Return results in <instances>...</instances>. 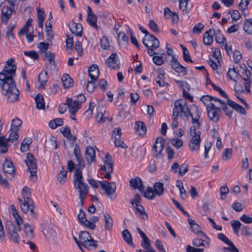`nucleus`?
<instances>
[{
    "mask_svg": "<svg viewBox=\"0 0 252 252\" xmlns=\"http://www.w3.org/2000/svg\"><path fill=\"white\" fill-rule=\"evenodd\" d=\"M18 201L23 213H27L30 211L32 214H34V206L32 200H26L23 202L22 199L18 198Z\"/></svg>",
    "mask_w": 252,
    "mask_h": 252,
    "instance_id": "obj_14",
    "label": "nucleus"
},
{
    "mask_svg": "<svg viewBox=\"0 0 252 252\" xmlns=\"http://www.w3.org/2000/svg\"><path fill=\"white\" fill-rule=\"evenodd\" d=\"M114 144L116 147H120L122 148H127L126 144L122 141L120 138L116 137L114 140Z\"/></svg>",
    "mask_w": 252,
    "mask_h": 252,
    "instance_id": "obj_56",
    "label": "nucleus"
},
{
    "mask_svg": "<svg viewBox=\"0 0 252 252\" xmlns=\"http://www.w3.org/2000/svg\"><path fill=\"white\" fill-rule=\"evenodd\" d=\"M83 245L86 248L90 250L94 249L97 247L96 241L93 239L92 238L91 239H89L88 241H87L86 243Z\"/></svg>",
    "mask_w": 252,
    "mask_h": 252,
    "instance_id": "obj_36",
    "label": "nucleus"
},
{
    "mask_svg": "<svg viewBox=\"0 0 252 252\" xmlns=\"http://www.w3.org/2000/svg\"><path fill=\"white\" fill-rule=\"evenodd\" d=\"M19 130L10 128L9 130V136L7 138L9 142L14 143V145H16L18 143V140L19 137L18 134Z\"/></svg>",
    "mask_w": 252,
    "mask_h": 252,
    "instance_id": "obj_22",
    "label": "nucleus"
},
{
    "mask_svg": "<svg viewBox=\"0 0 252 252\" xmlns=\"http://www.w3.org/2000/svg\"><path fill=\"white\" fill-rule=\"evenodd\" d=\"M16 69L14 60L10 58L7 60L4 69L0 72V85L2 94L7 97V101L11 103L19 100V91L13 79Z\"/></svg>",
    "mask_w": 252,
    "mask_h": 252,
    "instance_id": "obj_1",
    "label": "nucleus"
},
{
    "mask_svg": "<svg viewBox=\"0 0 252 252\" xmlns=\"http://www.w3.org/2000/svg\"><path fill=\"white\" fill-rule=\"evenodd\" d=\"M104 164L107 165V168L110 169L113 168V162H112V158L111 155L109 153H107L104 160Z\"/></svg>",
    "mask_w": 252,
    "mask_h": 252,
    "instance_id": "obj_42",
    "label": "nucleus"
},
{
    "mask_svg": "<svg viewBox=\"0 0 252 252\" xmlns=\"http://www.w3.org/2000/svg\"><path fill=\"white\" fill-rule=\"evenodd\" d=\"M62 81L64 88L68 89L73 86L72 79L67 74H64L62 76Z\"/></svg>",
    "mask_w": 252,
    "mask_h": 252,
    "instance_id": "obj_30",
    "label": "nucleus"
},
{
    "mask_svg": "<svg viewBox=\"0 0 252 252\" xmlns=\"http://www.w3.org/2000/svg\"><path fill=\"white\" fill-rule=\"evenodd\" d=\"M135 207L136 212L139 214V215L141 217V218L144 220H147L148 217L145 212L144 207L140 204L136 205Z\"/></svg>",
    "mask_w": 252,
    "mask_h": 252,
    "instance_id": "obj_38",
    "label": "nucleus"
},
{
    "mask_svg": "<svg viewBox=\"0 0 252 252\" xmlns=\"http://www.w3.org/2000/svg\"><path fill=\"white\" fill-rule=\"evenodd\" d=\"M88 23L92 26L94 29L97 30L99 27L96 24L97 17L95 14L91 15H87V19Z\"/></svg>",
    "mask_w": 252,
    "mask_h": 252,
    "instance_id": "obj_32",
    "label": "nucleus"
},
{
    "mask_svg": "<svg viewBox=\"0 0 252 252\" xmlns=\"http://www.w3.org/2000/svg\"><path fill=\"white\" fill-rule=\"evenodd\" d=\"M22 122L18 118H15L12 121L10 128L19 130V127L21 126Z\"/></svg>",
    "mask_w": 252,
    "mask_h": 252,
    "instance_id": "obj_43",
    "label": "nucleus"
},
{
    "mask_svg": "<svg viewBox=\"0 0 252 252\" xmlns=\"http://www.w3.org/2000/svg\"><path fill=\"white\" fill-rule=\"evenodd\" d=\"M174 105L173 113L175 117L180 116L184 120H188L190 117L192 124L196 125L197 127H199L200 115L198 107L196 105H192L189 108L187 101L183 99L175 101Z\"/></svg>",
    "mask_w": 252,
    "mask_h": 252,
    "instance_id": "obj_2",
    "label": "nucleus"
},
{
    "mask_svg": "<svg viewBox=\"0 0 252 252\" xmlns=\"http://www.w3.org/2000/svg\"><path fill=\"white\" fill-rule=\"evenodd\" d=\"M142 239L143 243H142V245L145 249H153L150 245V240L147 236L142 238Z\"/></svg>",
    "mask_w": 252,
    "mask_h": 252,
    "instance_id": "obj_57",
    "label": "nucleus"
},
{
    "mask_svg": "<svg viewBox=\"0 0 252 252\" xmlns=\"http://www.w3.org/2000/svg\"><path fill=\"white\" fill-rule=\"evenodd\" d=\"M122 235L124 240L129 245L133 244L131 234L127 229L124 230L122 232Z\"/></svg>",
    "mask_w": 252,
    "mask_h": 252,
    "instance_id": "obj_39",
    "label": "nucleus"
},
{
    "mask_svg": "<svg viewBox=\"0 0 252 252\" xmlns=\"http://www.w3.org/2000/svg\"><path fill=\"white\" fill-rule=\"evenodd\" d=\"M181 47L183 49V59L186 62H190L192 63L193 61L191 60L190 58V56L189 55V52L186 47L181 45Z\"/></svg>",
    "mask_w": 252,
    "mask_h": 252,
    "instance_id": "obj_48",
    "label": "nucleus"
},
{
    "mask_svg": "<svg viewBox=\"0 0 252 252\" xmlns=\"http://www.w3.org/2000/svg\"><path fill=\"white\" fill-rule=\"evenodd\" d=\"M213 33V31L210 29L209 31L206 32L203 35V43L204 44L210 46L213 41V36L211 34Z\"/></svg>",
    "mask_w": 252,
    "mask_h": 252,
    "instance_id": "obj_28",
    "label": "nucleus"
},
{
    "mask_svg": "<svg viewBox=\"0 0 252 252\" xmlns=\"http://www.w3.org/2000/svg\"><path fill=\"white\" fill-rule=\"evenodd\" d=\"M207 115L209 119L213 122H217L220 120L221 108L215 106L213 103H208L207 107Z\"/></svg>",
    "mask_w": 252,
    "mask_h": 252,
    "instance_id": "obj_8",
    "label": "nucleus"
},
{
    "mask_svg": "<svg viewBox=\"0 0 252 252\" xmlns=\"http://www.w3.org/2000/svg\"><path fill=\"white\" fill-rule=\"evenodd\" d=\"M100 45L103 49H107L110 47L108 39L106 36H102L100 39Z\"/></svg>",
    "mask_w": 252,
    "mask_h": 252,
    "instance_id": "obj_49",
    "label": "nucleus"
},
{
    "mask_svg": "<svg viewBox=\"0 0 252 252\" xmlns=\"http://www.w3.org/2000/svg\"><path fill=\"white\" fill-rule=\"evenodd\" d=\"M129 184L133 189H138L141 192L144 191V187L140 178L136 177L134 179H131L129 181Z\"/></svg>",
    "mask_w": 252,
    "mask_h": 252,
    "instance_id": "obj_18",
    "label": "nucleus"
},
{
    "mask_svg": "<svg viewBox=\"0 0 252 252\" xmlns=\"http://www.w3.org/2000/svg\"><path fill=\"white\" fill-rule=\"evenodd\" d=\"M197 126L194 125L190 127V135L191 136L189 143V149L192 152L197 153L200 148L201 142V133L200 131L196 132Z\"/></svg>",
    "mask_w": 252,
    "mask_h": 252,
    "instance_id": "obj_4",
    "label": "nucleus"
},
{
    "mask_svg": "<svg viewBox=\"0 0 252 252\" xmlns=\"http://www.w3.org/2000/svg\"><path fill=\"white\" fill-rule=\"evenodd\" d=\"M46 32L48 36L53 37L52 32V21H47L45 24Z\"/></svg>",
    "mask_w": 252,
    "mask_h": 252,
    "instance_id": "obj_51",
    "label": "nucleus"
},
{
    "mask_svg": "<svg viewBox=\"0 0 252 252\" xmlns=\"http://www.w3.org/2000/svg\"><path fill=\"white\" fill-rule=\"evenodd\" d=\"M233 54V57L235 63H238L242 59V55L241 53L237 50H234L232 53Z\"/></svg>",
    "mask_w": 252,
    "mask_h": 252,
    "instance_id": "obj_60",
    "label": "nucleus"
},
{
    "mask_svg": "<svg viewBox=\"0 0 252 252\" xmlns=\"http://www.w3.org/2000/svg\"><path fill=\"white\" fill-rule=\"evenodd\" d=\"M170 65L172 69L176 72L183 73L184 75L187 74V67L181 65L173 56H172V59L170 61Z\"/></svg>",
    "mask_w": 252,
    "mask_h": 252,
    "instance_id": "obj_13",
    "label": "nucleus"
},
{
    "mask_svg": "<svg viewBox=\"0 0 252 252\" xmlns=\"http://www.w3.org/2000/svg\"><path fill=\"white\" fill-rule=\"evenodd\" d=\"M73 154L78 162V165L76 169L78 168L81 171V169L85 166V163L81 154L80 147L78 145H76L75 146Z\"/></svg>",
    "mask_w": 252,
    "mask_h": 252,
    "instance_id": "obj_16",
    "label": "nucleus"
},
{
    "mask_svg": "<svg viewBox=\"0 0 252 252\" xmlns=\"http://www.w3.org/2000/svg\"><path fill=\"white\" fill-rule=\"evenodd\" d=\"M171 144L176 149H179L183 145V141L181 139L177 138H173L171 140Z\"/></svg>",
    "mask_w": 252,
    "mask_h": 252,
    "instance_id": "obj_47",
    "label": "nucleus"
},
{
    "mask_svg": "<svg viewBox=\"0 0 252 252\" xmlns=\"http://www.w3.org/2000/svg\"><path fill=\"white\" fill-rule=\"evenodd\" d=\"M89 75L92 80H96L99 75V70L96 65H92L89 68Z\"/></svg>",
    "mask_w": 252,
    "mask_h": 252,
    "instance_id": "obj_27",
    "label": "nucleus"
},
{
    "mask_svg": "<svg viewBox=\"0 0 252 252\" xmlns=\"http://www.w3.org/2000/svg\"><path fill=\"white\" fill-rule=\"evenodd\" d=\"M233 230L236 234L239 232V229L241 228L242 224L241 222L237 220H234L231 222Z\"/></svg>",
    "mask_w": 252,
    "mask_h": 252,
    "instance_id": "obj_44",
    "label": "nucleus"
},
{
    "mask_svg": "<svg viewBox=\"0 0 252 252\" xmlns=\"http://www.w3.org/2000/svg\"><path fill=\"white\" fill-rule=\"evenodd\" d=\"M105 221L104 228L105 230L111 231L113 228V220L108 213H105L103 214Z\"/></svg>",
    "mask_w": 252,
    "mask_h": 252,
    "instance_id": "obj_24",
    "label": "nucleus"
},
{
    "mask_svg": "<svg viewBox=\"0 0 252 252\" xmlns=\"http://www.w3.org/2000/svg\"><path fill=\"white\" fill-rule=\"evenodd\" d=\"M164 73L162 72L158 73V76L155 78V81L159 87H163L164 84Z\"/></svg>",
    "mask_w": 252,
    "mask_h": 252,
    "instance_id": "obj_45",
    "label": "nucleus"
},
{
    "mask_svg": "<svg viewBox=\"0 0 252 252\" xmlns=\"http://www.w3.org/2000/svg\"><path fill=\"white\" fill-rule=\"evenodd\" d=\"M6 229L9 235L10 240L15 243H18L20 240L18 231H20L22 229L21 226H16L12 222L8 221L6 223Z\"/></svg>",
    "mask_w": 252,
    "mask_h": 252,
    "instance_id": "obj_7",
    "label": "nucleus"
},
{
    "mask_svg": "<svg viewBox=\"0 0 252 252\" xmlns=\"http://www.w3.org/2000/svg\"><path fill=\"white\" fill-rule=\"evenodd\" d=\"M142 42L146 47L158 48L159 45V41L158 39L151 34L145 35Z\"/></svg>",
    "mask_w": 252,
    "mask_h": 252,
    "instance_id": "obj_9",
    "label": "nucleus"
},
{
    "mask_svg": "<svg viewBox=\"0 0 252 252\" xmlns=\"http://www.w3.org/2000/svg\"><path fill=\"white\" fill-rule=\"evenodd\" d=\"M74 186L78 189L79 198L82 202L89 191V186L84 182L82 171L79 169H76L74 173Z\"/></svg>",
    "mask_w": 252,
    "mask_h": 252,
    "instance_id": "obj_3",
    "label": "nucleus"
},
{
    "mask_svg": "<svg viewBox=\"0 0 252 252\" xmlns=\"http://www.w3.org/2000/svg\"><path fill=\"white\" fill-rule=\"evenodd\" d=\"M154 191L151 187H148L146 191L144 192V196L150 199L154 198L155 195L154 193Z\"/></svg>",
    "mask_w": 252,
    "mask_h": 252,
    "instance_id": "obj_54",
    "label": "nucleus"
},
{
    "mask_svg": "<svg viewBox=\"0 0 252 252\" xmlns=\"http://www.w3.org/2000/svg\"><path fill=\"white\" fill-rule=\"evenodd\" d=\"M24 54L27 57H30L31 59L33 60H37L39 58V55L34 51H25Z\"/></svg>",
    "mask_w": 252,
    "mask_h": 252,
    "instance_id": "obj_53",
    "label": "nucleus"
},
{
    "mask_svg": "<svg viewBox=\"0 0 252 252\" xmlns=\"http://www.w3.org/2000/svg\"><path fill=\"white\" fill-rule=\"evenodd\" d=\"M200 236L204 239L201 238L193 239L192 241L193 246L196 247L202 246L205 248H209L210 247V239L204 233H201V235Z\"/></svg>",
    "mask_w": 252,
    "mask_h": 252,
    "instance_id": "obj_10",
    "label": "nucleus"
},
{
    "mask_svg": "<svg viewBox=\"0 0 252 252\" xmlns=\"http://www.w3.org/2000/svg\"><path fill=\"white\" fill-rule=\"evenodd\" d=\"M35 101L36 102V108L38 109H42L44 108L45 102L42 95L40 94H37L35 97Z\"/></svg>",
    "mask_w": 252,
    "mask_h": 252,
    "instance_id": "obj_33",
    "label": "nucleus"
},
{
    "mask_svg": "<svg viewBox=\"0 0 252 252\" xmlns=\"http://www.w3.org/2000/svg\"><path fill=\"white\" fill-rule=\"evenodd\" d=\"M48 79L47 73L45 71H41L38 77V80L40 83V88H44Z\"/></svg>",
    "mask_w": 252,
    "mask_h": 252,
    "instance_id": "obj_29",
    "label": "nucleus"
},
{
    "mask_svg": "<svg viewBox=\"0 0 252 252\" xmlns=\"http://www.w3.org/2000/svg\"><path fill=\"white\" fill-rule=\"evenodd\" d=\"M101 186V189L105 191V193L108 197L111 199H115L116 195H115L116 186L114 182H108L106 181H98V182Z\"/></svg>",
    "mask_w": 252,
    "mask_h": 252,
    "instance_id": "obj_6",
    "label": "nucleus"
},
{
    "mask_svg": "<svg viewBox=\"0 0 252 252\" xmlns=\"http://www.w3.org/2000/svg\"><path fill=\"white\" fill-rule=\"evenodd\" d=\"M188 2L189 0H179V7L184 15H188L191 9V7L188 6Z\"/></svg>",
    "mask_w": 252,
    "mask_h": 252,
    "instance_id": "obj_31",
    "label": "nucleus"
},
{
    "mask_svg": "<svg viewBox=\"0 0 252 252\" xmlns=\"http://www.w3.org/2000/svg\"><path fill=\"white\" fill-rule=\"evenodd\" d=\"M136 132L139 135H144L146 134L147 129L144 123L137 122L135 123L134 127Z\"/></svg>",
    "mask_w": 252,
    "mask_h": 252,
    "instance_id": "obj_25",
    "label": "nucleus"
},
{
    "mask_svg": "<svg viewBox=\"0 0 252 252\" xmlns=\"http://www.w3.org/2000/svg\"><path fill=\"white\" fill-rule=\"evenodd\" d=\"M70 31L71 32L77 35L81 36L82 32V27L81 24L75 23L74 21H72L68 24Z\"/></svg>",
    "mask_w": 252,
    "mask_h": 252,
    "instance_id": "obj_20",
    "label": "nucleus"
},
{
    "mask_svg": "<svg viewBox=\"0 0 252 252\" xmlns=\"http://www.w3.org/2000/svg\"><path fill=\"white\" fill-rule=\"evenodd\" d=\"M49 43L41 42L37 44V47L39 49L40 51L44 53H46L48 49Z\"/></svg>",
    "mask_w": 252,
    "mask_h": 252,
    "instance_id": "obj_55",
    "label": "nucleus"
},
{
    "mask_svg": "<svg viewBox=\"0 0 252 252\" xmlns=\"http://www.w3.org/2000/svg\"><path fill=\"white\" fill-rule=\"evenodd\" d=\"M44 58L45 60L47 59L50 65V67H51L53 65L55 64V54L52 52H46L44 56Z\"/></svg>",
    "mask_w": 252,
    "mask_h": 252,
    "instance_id": "obj_40",
    "label": "nucleus"
},
{
    "mask_svg": "<svg viewBox=\"0 0 252 252\" xmlns=\"http://www.w3.org/2000/svg\"><path fill=\"white\" fill-rule=\"evenodd\" d=\"M141 202V198L138 194H136L134 195L133 198L130 200V203L133 206L134 205H140Z\"/></svg>",
    "mask_w": 252,
    "mask_h": 252,
    "instance_id": "obj_61",
    "label": "nucleus"
},
{
    "mask_svg": "<svg viewBox=\"0 0 252 252\" xmlns=\"http://www.w3.org/2000/svg\"><path fill=\"white\" fill-rule=\"evenodd\" d=\"M226 103L227 105H229L239 113L243 115H246V111L241 105L235 103L234 101L229 99V98L227 99Z\"/></svg>",
    "mask_w": 252,
    "mask_h": 252,
    "instance_id": "obj_21",
    "label": "nucleus"
},
{
    "mask_svg": "<svg viewBox=\"0 0 252 252\" xmlns=\"http://www.w3.org/2000/svg\"><path fill=\"white\" fill-rule=\"evenodd\" d=\"M204 28V25L202 23H198L196 24L192 29V32L194 33L199 34Z\"/></svg>",
    "mask_w": 252,
    "mask_h": 252,
    "instance_id": "obj_62",
    "label": "nucleus"
},
{
    "mask_svg": "<svg viewBox=\"0 0 252 252\" xmlns=\"http://www.w3.org/2000/svg\"><path fill=\"white\" fill-rule=\"evenodd\" d=\"M232 154V150L231 149H225L223 155L222 159L224 160H226L231 158Z\"/></svg>",
    "mask_w": 252,
    "mask_h": 252,
    "instance_id": "obj_59",
    "label": "nucleus"
},
{
    "mask_svg": "<svg viewBox=\"0 0 252 252\" xmlns=\"http://www.w3.org/2000/svg\"><path fill=\"white\" fill-rule=\"evenodd\" d=\"M25 235L23 236L24 238L27 239H32L34 237L33 233V228L29 223H25L24 228H23Z\"/></svg>",
    "mask_w": 252,
    "mask_h": 252,
    "instance_id": "obj_23",
    "label": "nucleus"
},
{
    "mask_svg": "<svg viewBox=\"0 0 252 252\" xmlns=\"http://www.w3.org/2000/svg\"><path fill=\"white\" fill-rule=\"evenodd\" d=\"M79 239L80 243L83 245L89 239H91V237L87 231H84L79 234Z\"/></svg>",
    "mask_w": 252,
    "mask_h": 252,
    "instance_id": "obj_37",
    "label": "nucleus"
},
{
    "mask_svg": "<svg viewBox=\"0 0 252 252\" xmlns=\"http://www.w3.org/2000/svg\"><path fill=\"white\" fill-rule=\"evenodd\" d=\"M3 170L8 178H13L15 174V168L12 161L6 159L3 163Z\"/></svg>",
    "mask_w": 252,
    "mask_h": 252,
    "instance_id": "obj_12",
    "label": "nucleus"
},
{
    "mask_svg": "<svg viewBox=\"0 0 252 252\" xmlns=\"http://www.w3.org/2000/svg\"><path fill=\"white\" fill-rule=\"evenodd\" d=\"M42 232L48 241L55 243L58 242L56 230L52 225L48 226V228L44 229Z\"/></svg>",
    "mask_w": 252,
    "mask_h": 252,
    "instance_id": "obj_11",
    "label": "nucleus"
},
{
    "mask_svg": "<svg viewBox=\"0 0 252 252\" xmlns=\"http://www.w3.org/2000/svg\"><path fill=\"white\" fill-rule=\"evenodd\" d=\"M22 195L24 201L31 200L30 189L28 187L25 186L23 188Z\"/></svg>",
    "mask_w": 252,
    "mask_h": 252,
    "instance_id": "obj_41",
    "label": "nucleus"
},
{
    "mask_svg": "<svg viewBox=\"0 0 252 252\" xmlns=\"http://www.w3.org/2000/svg\"><path fill=\"white\" fill-rule=\"evenodd\" d=\"M154 191L156 194L160 196L164 191L163 184L161 183H156L154 185Z\"/></svg>",
    "mask_w": 252,
    "mask_h": 252,
    "instance_id": "obj_35",
    "label": "nucleus"
},
{
    "mask_svg": "<svg viewBox=\"0 0 252 252\" xmlns=\"http://www.w3.org/2000/svg\"><path fill=\"white\" fill-rule=\"evenodd\" d=\"M227 245H229L230 247H224L223 250L224 252H228V251H230L232 252H239L238 250L235 247L233 243L231 241H230V243H228Z\"/></svg>",
    "mask_w": 252,
    "mask_h": 252,
    "instance_id": "obj_58",
    "label": "nucleus"
},
{
    "mask_svg": "<svg viewBox=\"0 0 252 252\" xmlns=\"http://www.w3.org/2000/svg\"><path fill=\"white\" fill-rule=\"evenodd\" d=\"M85 159L88 163H91L95 160V153L94 149L90 146L86 147L85 151Z\"/></svg>",
    "mask_w": 252,
    "mask_h": 252,
    "instance_id": "obj_19",
    "label": "nucleus"
},
{
    "mask_svg": "<svg viewBox=\"0 0 252 252\" xmlns=\"http://www.w3.org/2000/svg\"><path fill=\"white\" fill-rule=\"evenodd\" d=\"M244 31L249 34H252V19H246L243 26Z\"/></svg>",
    "mask_w": 252,
    "mask_h": 252,
    "instance_id": "obj_34",
    "label": "nucleus"
},
{
    "mask_svg": "<svg viewBox=\"0 0 252 252\" xmlns=\"http://www.w3.org/2000/svg\"><path fill=\"white\" fill-rule=\"evenodd\" d=\"M187 252H203V248H195L190 245H188L186 248Z\"/></svg>",
    "mask_w": 252,
    "mask_h": 252,
    "instance_id": "obj_64",
    "label": "nucleus"
},
{
    "mask_svg": "<svg viewBox=\"0 0 252 252\" xmlns=\"http://www.w3.org/2000/svg\"><path fill=\"white\" fill-rule=\"evenodd\" d=\"M15 11L14 8H12L11 6L8 7L4 6L1 8L2 21L5 24H7L8 20L10 18L13 12Z\"/></svg>",
    "mask_w": 252,
    "mask_h": 252,
    "instance_id": "obj_17",
    "label": "nucleus"
},
{
    "mask_svg": "<svg viewBox=\"0 0 252 252\" xmlns=\"http://www.w3.org/2000/svg\"><path fill=\"white\" fill-rule=\"evenodd\" d=\"M153 60L154 63L158 65H161L164 63V59L163 57L161 56H154Z\"/></svg>",
    "mask_w": 252,
    "mask_h": 252,
    "instance_id": "obj_63",
    "label": "nucleus"
},
{
    "mask_svg": "<svg viewBox=\"0 0 252 252\" xmlns=\"http://www.w3.org/2000/svg\"><path fill=\"white\" fill-rule=\"evenodd\" d=\"M66 173L67 172L64 170L63 168L60 171V173L58 175V181L61 184H63L64 183L66 178Z\"/></svg>",
    "mask_w": 252,
    "mask_h": 252,
    "instance_id": "obj_50",
    "label": "nucleus"
},
{
    "mask_svg": "<svg viewBox=\"0 0 252 252\" xmlns=\"http://www.w3.org/2000/svg\"><path fill=\"white\" fill-rule=\"evenodd\" d=\"M107 65L112 69H118L119 68L120 62L116 53L112 54L106 61Z\"/></svg>",
    "mask_w": 252,
    "mask_h": 252,
    "instance_id": "obj_15",
    "label": "nucleus"
},
{
    "mask_svg": "<svg viewBox=\"0 0 252 252\" xmlns=\"http://www.w3.org/2000/svg\"><path fill=\"white\" fill-rule=\"evenodd\" d=\"M164 147V140L161 137H158L154 145L153 148H163Z\"/></svg>",
    "mask_w": 252,
    "mask_h": 252,
    "instance_id": "obj_46",
    "label": "nucleus"
},
{
    "mask_svg": "<svg viewBox=\"0 0 252 252\" xmlns=\"http://www.w3.org/2000/svg\"><path fill=\"white\" fill-rule=\"evenodd\" d=\"M25 162L28 167V169L30 172L31 180H33V182L36 181L37 180L36 159L32 154L28 153L27 155Z\"/></svg>",
    "mask_w": 252,
    "mask_h": 252,
    "instance_id": "obj_5",
    "label": "nucleus"
},
{
    "mask_svg": "<svg viewBox=\"0 0 252 252\" xmlns=\"http://www.w3.org/2000/svg\"><path fill=\"white\" fill-rule=\"evenodd\" d=\"M189 170V165L187 164L184 163L179 167L178 172V175L179 176H183Z\"/></svg>",
    "mask_w": 252,
    "mask_h": 252,
    "instance_id": "obj_52",
    "label": "nucleus"
},
{
    "mask_svg": "<svg viewBox=\"0 0 252 252\" xmlns=\"http://www.w3.org/2000/svg\"><path fill=\"white\" fill-rule=\"evenodd\" d=\"M66 104L68 106L69 110L78 111L80 108V106L75 99L73 100L72 98H67Z\"/></svg>",
    "mask_w": 252,
    "mask_h": 252,
    "instance_id": "obj_26",
    "label": "nucleus"
}]
</instances>
